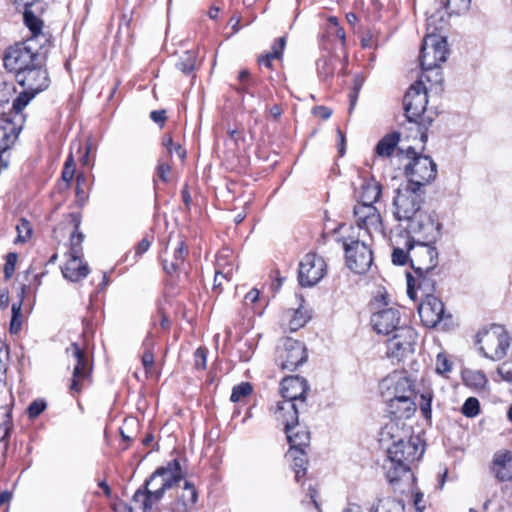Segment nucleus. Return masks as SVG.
Segmentation results:
<instances>
[{"label":"nucleus","mask_w":512,"mask_h":512,"mask_svg":"<svg viewBox=\"0 0 512 512\" xmlns=\"http://www.w3.org/2000/svg\"><path fill=\"white\" fill-rule=\"evenodd\" d=\"M76 183H77V185H76V202L80 206H83L86 203L87 198H88L87 194L81 187L82 184L85 183V176L82 174L77 175Z\"/></svg>","instance_id":"obj_54"},{"label":"nucleus","mask_w":512,"mask_h":512,"mask_svg":"<svg viewBox=\"0 0 512 512\" xmlns=\"http://www.w3.org/2000/svg\"><path fill=\"white\" fill-rule=\"evenodd\" d=\"M155 341L152 333H148L145 339L143 340L142 347L144 349L143 355L141 357L142 365L144 366L146 372L151 371L154 365V349Z\"/></svg>","instance_id":"obj_36"},{"label":"nucleus","mask_w":512,"mask_h":512,"mask_svg":"<svg viewBox=\"0 0 512 512\" xmlns=\"http://www.w3.org/2000/svg\"><path fill=\"white\" fill-rule=\"evenodd\" d=\"M11 428V411L5 406L0 407V442L9 437Z\"/></svg>","instance_id":"obj_39"},{"label":"nucleus","mask_w":512,"mask_h":512,"mask_svg":"<svg viewBox=\"0 0 512 512\" xmlns=\"http://www.w3.org/2000/svg\"><path fill=\"white\" fill-rule=\"evenodd\" d=\"M62 273L66 279L77 282L88 275L89 268L87 264L80 262L79 256H70V259L62 269Z\"/></svg>","instance_id":"obj_27"},{"label":"nucleus","mask_w":512,"mask_h":512,"mask_svg":"<svg viewBox=\"0 0 512 512\" xmlns=\"http://www.w3.org/2000/svg\"><path fill=\"white\" fill-rule=\"evenodd\" d=\"M392 441L387 448L388 463L385 464L386 478L391 485H395L403 475L411 470V464L418 461L423 453L424 446L418 436L410 435V428L396 420H390L380 432V442Z\"/></svg>","instance_id":"obj_1"},{"label":"nucleus","mask_w":512,"mask_h":512,"mask_svg":"<svg viewBox=\"0 0 512 512\" xmlns=\"http://www.w3.org/2000/svg\"><path fill=\"white\" fill-rule=\"evenodd\" d=\"M416 340L417 333L412 327L401 326L395 330L393 336L387 340V357L400 361L408 355L413 354Z\"/></svg>","instance_id":"obj_13"},{"label":"nucleus","mask_w":512,"mask_h":512,"mask_svg":"<svg viewBox=\"0 0 512 512\" xmlns=\"http://www.w3.org/2000/svg\"><path fill=\"white\" fill-rule=\"evenodd\" d=\"M313 111L315 115L324 120L329 119L332 115V110L326 106H316Z\"/></svg>","instance_id":"obj_63"},{"label":"nucleus","mask_w":512,"mask_h":512,"mask_svg":"<svg viewBox=\"0 0 512 512\" xmlns=\"http://www.w3.org/2000/svg\"><path fill=\"white\" fill-rule=\"evenodd\" d=\"M15 79L23 89H27L36 94L47 89L50 84L48 72L43 67L42 60L20 72Z\"/></svg>","instance_id":"obj_17"},{"label":"nucleus","mask_w":512,"mask_h":512,"mask_svg":"<svg viewBox=\"0 0 512 512\" xmlns=\"http://www.w3.org/2000/svg\"><path fill=\"white\" fill-rule=\"evenodd\" d=\"M24 21L33 34L40 32L42 28V21H40L32 12L25 11Z\"/></svg>","instance_id":"obj_49"},{"label":"nucleus","mask_w":512,"mask_h":512,"mask_svg":"<svg viewBox=\"0 0 512 512\" xmlns=\"http://www.w3.org/2000/svg\"><path fill=\"white\" fill-rule=\"evenodd\" d=\"M299 424H291L285 429L290 449H303L309 444L310 435L306 429H297Z\"/></svg>","instance_id":"obj_30"},{"label":"nucleus","mask_w":512,"mask_h":512,"mask_svg":"<svg viewBox=\"0 0 512 512\" xmlns=\"http://www.w3.org/2000/svg\"><path fill=\"white\" fill-rule=\"evenodd\" d=\"M476 342L484 357L497 361L506 356L510 337L503 326L491 324L477 333Z\"/></svg>","instance_id":"obj_4"},{"label":"nucleus","mask_w":512,"mask_h":512,"mask_svg":"<svg viewBox=\"0 0 512 512\" xmlns=\"http://www.w3.org/2000/svg\"><path fill=\"white\" fill-rule=\"evenodd\" d=\"M329 34L335 36L336 38H338L340 40L341 47H342V52H343V59L345 61H347V54H346V51H345L346 34H345L344 29L342 27H336V28H334L332 30V33H329Z\"/></svg>","instance_id":"obj_58"},{"label":"nucleus","mask_w":512,"mask_h":512,"mask_svg":"<svg viewBox=\"0 0 512 512\" xmlns=\"http://www.w3.org/2000/svg\"><path fill=\"white\" fill-rule=\"evenodd\" d=\"M286 457L292 460V469L295 472V480H300L306 475L308 459L303 449H289Z\"/></svg>","instance_id":"obj_31"},{"label":"nucleus","mask_w":512,"mask_h":512,"mask_svg":"<svg viewBox=\"0 0 512 512\" xmlns=\"http://www.w3.org/2000/svg\"><path fill=\"white\" fill-rule=\"evenodd\" d=\"M491 473L500 482L512 480V453L508 450H500L493 456L490 467Z\"/></svg>","instance_id":"obj_25"},{"label":"nucleus","mask_w":512,"mask_h":512,"mask_svg":"<svg viewBox=\"0 0 512 512\" xmlns=\"http://www.w3.org/2000/svg\"><path fill=\"white\" fill-rule=\"evenodd\" d=\"M231 272H232V269H229L227 272H222V271H216L215 273V277H214V288H217V287H220L222 285V280L223 279H227V280H230L231 279Z\"/></svg>","instance_id":"obj_60"},{"label":"nucleus","mask_w":512,"mask_h":512,"mask_svg":"<svg viewBox=\"0 0 512 512\" xmlns=\"http://www.w3.org/2000/svg\"><path fill=\"white\" fill-rule=\"evenodd\" d=\"M435 242H415L411 237L405 238L409 251V261L414 273L433 272L438 265V251Z\"/></svg>","instance_id":"obj_8"},{"label":"nucleus","mask_w":512,"mask_h":512,"mask_svg":"<svg viewBox=\"0 0 512 512\" xmlns=\"http://www.w3.org/2000/svg\"><path fill=\"white\" fill-rule=\"evenodd\" d=\"M31 292L30 285L23 284L19 293V301L12 304V318L21 319V307L24 298Z\"/></svg>","instance_id":"obj_45"},{"label":"nucleus","mask_w":512,"mask_h":512,"mask_svg":"<svg viewBox=\"0 0 512 512\" xmlns=\"http://www.w3.org/2000/svg\"><path fill=\"white\" fill-rule=\"evenodd\" d=\"M188 254V248L184 241H180L173 255V260L162 259L163 270L169 274H174L184 263L185 256Z\"/></svg>","instance_id":"obj_33"},{"label":"nucleus","mask_w":512,"mask_h":512,"mask_svg":"<svg viewBox=\"0 0 512 512\" xmlns=\"http://www.w3.org/2000/svg\"><path fill=\"white\" fill-rule=\"evenodd\" d=\"M197 53L195 51H185L176 62V68L185 75H190L196 68Z\"/></svg>","instance_id":"obj_37"},{"label":"nucleus","mask_w":512,"mask_h":512,"mask_svg":"<svg viewBox=\"0 0 512 512\" xmlns=\"http://www.w3.org/2000/svg\"><path fill=\"white\" fill-rule=\"evenodd\" d=\"M151 243L147 238H143L135 248V255L141 256L143 255L150 247Z\"/></svg>","instance_id":"obj_64"},{"label":"nucleus","mask_w":512,"mask_h":512,"mask_svg":"<svg viewBox=\"0 0 512 512\" xmlns=\"http://www.w3.org/2000/svg\"><path fill=\"white\" fill-rule=\"evenodd\" d=\"M400 141L399 132H391L386 134L375 147V153L380 157H389L393 154L396 146Z\"/></svg>","instance_id":"obj_34"},{"label":"nucleus","mask_w":512,"mask_h":512,"mask_svg":"<svg viewBox=\"0 0 512 512\" xmlns=\"http://www.w3.org/2000/svg\"><path fill=\"white\" fill-rule=\"evenodd\" d=\"M424 81H426L425 78L420 77V80L411 85L403 98L405 116L410 123L415 125L423 145L428 140V129L433 122L431 116L425 115L428 95Z\"/></svg>","instance_id":"obj_2"},{"label":"nucleus","mask_w":512,"mask_h":512,"mask_svg":"<svg viewBox=\"0 0 512 512\" xmlns=\"http://www.w3.org/2000/svg\"><path fill=\"white\" fill-rule=\"evenodd\" d=\"M36 93L32 91H28L24 89L19 95L13 100L9 111L6 114H11L14 121L20 123L22 125L23 115L21 114L22 110L27 106V104L35 97Z\"/></svg>","instance_id":"obj_32"},{"label":"nucleus","mask_w":512,"mask_h":512,"mask_svg":"<svg viewBox=\"0 0 512 512\" xmlns=\"http://www.w3.org/2000/svg\"><path fill=\"white\" fill-rule=\"evenodd\" d=\"M424 195V189H419L417 184H405L399 187L393 200L396 219L410 221L418 213H421L423 211L421 207L424 203Z\"/></svg>","instance_id":"obj_5"},{"label":"nucleus","mask_w":512,"mask_h":512,"mask_svg":"<svg viewBox=\"0 0 512 512\" xmlns=\"http://www.w3.org/2000/svg\"><path fill=\"white\" fill-rule=\"evenodd\" d=\"M449 54L447 40L438 34H428L420 51V64L422 78L433 84H441L443 81L442 72L439 67L447 60Z\"/></svg>","instance_id":"obj_3"},{"label":"nucleus","mask_w":512,"mask_h":512,"mask_svg":"<svg viewBox=\"0 0 512 512\" xmlns=\"http://www.w3.org/2000/svg\"><path fill=\"white\" fill-rule=\"evenodd\" d=\"M170 169L171 168L168 164H166L164 162H159L157 165L158 178L163 182H167L168 181L167 175H168Z\"/></svg>","instance_id":"obj_59"},{"label":"nucleus","mask_w":512,"mask_h":512,"mask_svg":"<svg viewBox=\"0 0 512 512\" xmlns=\"http://www.w3.org/2000/svg\"><path fill=\"white\" fill-rule=\"evenodd\" d=\"M382 187L374 178L364 179L360 185L358 197L363 203H375L379 200Z\"/></svg>","instance_id":"obj_28"},{"label":"nucleus","mask_w":512,"mask_h":512,"mask_svg":"<svg viewBox=\"0 0 512 512\" xmlns=\"http://www.w3.org/2000/svg\"><path fill=\"white\" fill-rule=\"evenodd\" d=\"M326 274L324 259L315 254L308 253L299 264L298 280L302 287L316 285Z\"/></svg>","instance_id":"obj_16"},{"label":"nucleus","mask_w":512,"mask_h":512,"mask_svg":"<svg viewBox=\"0 0 512 512\" xmlns=\"http://www.w3.org/2000/svg\"><path fill=\"white\" fill-rule=\"evenodd\" d=\"M40 60L41 57L35 47L34 39H28L9 47L3 58L5 68L14 73L15 77Z\"/></svg>","instance_id":"obj_7"},{"label":"nucleus","mask_w":512,"mask_h":512,"mask_svg":"<svg viewBox=\"0 0 512 512\" xmlns=\"http://www.w3.org/2000/svg\"><path fill=\"white\" fill-rule=\"evenodd\" d=\"M354 216L357 226L365 229L369 234L383 232L381 215L373 204L360 201L354 207Z\"/></svg>","instance_id":"obj_18"},{"label":"nucleus","mask_w":512,"mask_h":512,"mask_svg":"<svg viewBox=\"0 0 512 512\" xmlns=\"http://www.w3.org/2000/svg\"><path fill=\"white\" fill-rule=\"evenodd\" d=\"M198 499V493L195 486L185 481L184 487L177 492L176 498L167 505L170 512H192Z\"/></svg>","instance_id":"obj_23"},{"label":"nucleus","mask_w":512,"mask_h":512,"mask_svg":"<svg viewBox=\"0 0 512 512\" xmlns=\"http://www.w3.org/2000/svg\"><path fill=\"white\" fill-rule=\"evenodd\" d=\"M306 321H307L306 318L303 317L302 315H300L299 311H296L294 317L290 321V326L292 329L296 330V329L304 326Z\"/></svg>","instance_id":"obj_62"},{"label":"nucleus","mask_w":512,"mask_h":512,"mask_svg":"<svg viewBox=\"0 0 512 512\" xmlns=\"http://www.w3.org/2000/svg\"><path fill=\"white\" fill-rule=\"evenodd\" d=\"M464 380L467 385L475 388H482L486 385L487 379L481 371H468L464 375Z\"/></svg>","instance_id":"obj_41"},{"label":"nucleus","mask_w":512,"mask_h":512,"mask_svg":"<svg viewBox=\"0 0 512 512\" xmlns=\"http://www.w3.org/2000/svg\"><path fill=\"white\" fill-rule=\"evenodd\" d=\"M461 411L463 415L469 418H473L477 416L480 412V403L479 400L475 397H469L464 402Z\"/></svg>","instance_id":"obj_43"},{"label":"nucleus","mask_w":512,"mask_h":512,"mask_svg":"<svg viewBox=\"0 0 512 512\" xmlns=\"http://www.w3.org/2000/svg\"><path fill=\"white\" fill-rule=\"evenodd\" d=\"M418 313L426 327H435L444 317V304L434 295H426L418 307Z\"/></svg>","instance_id":"obj_19"},{"label":"nucleus","mask_w":512,"mask_h":512,"mask_svg":"<svg viewBox=\"0 0 512 512\" xmlns=\"http://www.w3.org/2000/svg\"><path fill=\"white\" fill-rule=\"evenodd\" d=\"M74 174H75V163H74L73 156L70 154L64 163V167H63V170L61 173V178L63 181L66 182L67 186H69V184L73 180Z\"/></svg>","instance_id":"obj_46"},{"label":"nucleus","mask_w":512,"mask_h":512,"mask_svg":"<svg viewBox=\"0 0 512 512\" xmlns=\"http://www.w3.org/2000/svg\"><path fill=\"white\" fill-rule=\"evenodd\" d=\"M415 286H417V289L422 291L425 296L433 295V292L435 291L436 282L435 279L432 277V272L415 273V277L408 273L407 293L411 299L417 298Z\"/></svg>","instance_id":"obj_26"},{"label":"nucleus","mask_w":512,"mask_h":512,"mask_svg":"<svg viewBox=\"0 0 512 512\" xmlns=\"http://www.w3.org/2000/svg\"><path fill=\"white\" fill-rule=\"evenodd\" d=\"M398 389H401L403 393L387 398L388 412L396 420L408 419L416 409L413 400L414 391L407 378H399L397 380L396 390Z\"/></svg>","instance_id":"obj_11"},{"label":"nucleus","mask_w":512,"mask_h":512,"mask_svg":"<svg viewBox=\"0 0 512 512\" xmlns=\"http://www.w3.org/2000/svg\"><path fill=\"white\" fill-rule=\"evenodd\" d=\"M162 144L169 154L175 152L182 159L186 156V151L181 147V145L175 144L171 136L165 135L163 137Z\"/></svg>","instance_id":"obj_47"},{"label":"nucleus","mask_w":512,"mask_h":512,"mask_svg":"<svg viewBox=\"0 0 512 512\" xmlns=\"http://www.w3.org/2000/svg\"><path fill=\"white\" fill-rule=\"evenodd\" d=\"M66 353L75 360L69 389L72 394H78L81 392L84 382L89 380L92 367L89 364L87 355L77 343H71L66 348Z\"/></svg>","instance_id":"obj_14"},{"label":"nucleus","mask_w":512,"mask_h":512,"mask_svg":"<svg viewBox=\"0 0 512 512\" xmlns=\"http://www.w3.org/2000/svg\"><path fill=\"white\" fill-rule=\"evenodd\" d=\"M452 363L449 361L447 356L443 353H439L436 359V372L444 375L451 371Z\"/></svg>","instance_id":"obj_52"},{"label":"nucleus","mask_w":512,"mask_h":512,"mask_svg":"<svg viewBox=\"0 0 512 512\" xmlns=\"http://www.w3.org/2000/svg\"><path fill=\"white\" fill-rule=\"evenodd\" d=\"M400 312L397 308H384L371 317L374 330L379 334L388 335L400 328Z\"/></svg>","instance_id":"obj_21"},{"label":"nucleus","mask_w":512,"mask_h":512,"mask_svg":"<svg viewBox=\"0 0 512 512\" xmlns=\"http://www.w3.org/2000/svg\"><path fill=\"white\" fill-rule=\"evenodd\" d=\"M347 267L356 274L366 273L373 263V253L363 241H343Z\"/></svg>","instance_id":"obj_12"},{"label":"nucleus","mask_w":512,"mask_h":512,"mask_svg":"<svg viewBox=\"0 0 512 512\" xmlns=\"http://www.w3.org/2000/svg\"><path fill=\"white\" fill-rule=\"evenodd\" d=\"M46 408V403L43 400H34L27 408V413L30 419L37 418Z\"/></svg>","instance_id":"obj_53"},{"label":"nucleus","mask_w":512,"mask_h":512,"mask_svg":"<svg viewBox=\"0 0 512 512\" xmlns=\"http://www.w3.org/2000/svg\"><path fill=\"white\" fill-rule=\"evenodd\" d=\"M84 240V235L79 230L73 231L70 236V256H79L82 254V242Z\"/></svg>","instance_id":"obj_44"},{"label":"nucleus","mask_w":512,"mask_h":512,"mask_svg":"<svg viewBox=\"0 0 512 512\" xmlns=\"http://www.w3.org/2000/svg\"><path fill=\"white\" fill-rule=\"evenodd\" d=\"M407 232L417 237L416 242H436L441 237V223L434 212L422 211L408 221Z\"/></svg>","instance_id":"obj_10"},{"label":"nucleus","mask_w":512,"mask_h":512,"mask_svg":"<svg viewBox=\"0 0 512 512\" xmlns=\"http://www.w3.org/2000/svg\"><path fill=\"white\" fill-rule=\"evenodd\" d=\"M166 490L139 488L133 495L132 504L127 506L128 512H150L155 503H158Z\"/></svg>","instance_id":"obj_22"},{"label":"nucleus","mask_w":512,"mask_h":512,"mask_svg":"<svg viewBox=\"0 0 512 512\" xmlns=\"http://www.w3.org/2000/svg\"><path fill=\"white\" fill-rule=\"evenodd\" d=\"M369 512H405V504L403 500L386 497L378 499Z\"/></svg>","instance_id":"obj_35"},{"label":"nucleus","mask_w":512,"mask_h":512,"mask_svg":"<svg viewBox=\"0 0 512 512\" xmlns=\"http://www.w3.org/2000/svg\"><path fill=\"white\" fill-rule=\"evenodd\" d=\"M252 390L253 388L250 383L242 382L239 385L233 387L230 400L232 402H239L243 398L249 396L252 393Z\"/></svg>","instance_id":"obj_42"},{"label":"nucleus","mask_w":512,"mask_h":512,"mask_svg":"<svg viewBox=\"0 0 512 512\" xmlns=\"http://www.w3.org/2000/svg\"><path fill=\"white\" fill-rule=\"evenodd\" d=\"M303 342L286 338L276 348L275 362L282 370L294 371L307 360Z\"/></svg>","instance_id":"obj_9"},{"label":"nucleus","mask_w":512,"mask_h":512,"mask_svg":"<svg viewBox=\"0 0 512 512\" xmlns=\"http://www.w3.org/2000/svg\"><path fill=\"white\" fill-rule=\"evenodd\" d=\"M181 479L180 463L177 459H174L170 461L167 466L156 469L141 488L145 490H168Z\"/></svg>","instance_id":"obj_15"},{"label":"nucleus","mask_w":512,"mask_h":512,"mask_svg":"<svg viewBox=\"0 0 512 512\" xmlns=\"http://www.w3.org/2000/svg\"><path fill=\"white\" fill-rule=\"evenodd\" d=\"M309 390L308 382L305 378L296 376H288L284 378L280 384V393L283 399L306 401V395Z\"/></svg>","instance_id":"obj_24"},{"label":"nucleus","mask_w":512,"mask_h":512,"mask_svg":"<svg viewBox=\"0 0 512 512\" xmlns=\"http://www.w3.org/2000/svg\"><path fill=\"white\" fill-rule=\"evenodd\" d=\"M340 61V56L336 54H329L321 56L317 62V73L322 81H329L333 78L336 64Z\"/></svg>","instance_id":"obj_29"},{"label":"nucleus","mask_w":512,"mask_h":512,"mask_svg":"<svg viewBox=\"0 0 512 512\" xmlns=\"http://www.w3.org/2000/svg\"><path fill=\"white\" fill-rule=\"evenodd\" d=\"M431 403L432 395L430 393H424L420 395L419 408L425 419L431 418Z\"/></svg>","instance_id":"obj_48"},{"label":"nucleus","mask_w":512,"mask_h":512,"mask_svg":"<svg viewBox=\"0 0 512 512\" xmlns=\"http://www.w3.org/2000/svg\"><path fill=\"white\" fill-rule=\"evenodd\" d=\"M150 117L155 123L159 124L162 127L166 121V111L154 110L150 113Z\"/></svg>","instance_id":"obj_61"},{"label":"nucleus","mask_w":512,"mask_h":512,"mask_svg":"<svg viewBox=\"0 0 512 512\" xmlns=\"http://www.w3.org/2000/svg\"><path fill=\"white\" fill-rule=\"evenodd\" d=\"M407 260H409V251L407 247H395L392 252V262L395 265H405Z\"/></svg>","instance_id":"obj_50"},{"label":"nucleus","mask_w":512,"mask_h":512,"mask_svg":"<svg viewBox=\"0 0 512 512\" xmlns=\"http://www.w3.org/2000/svg\"><path fill=\"white\" fill-rule=\"evenodd\" d=\"M396 384H397V381L393 382V380H391V379H386L382 382L381 388L387 389V392H382L383 396H385L386 399L396 396L397 394L403 393L401 389L396 390Z\"/></svg>","instance_id":"obj_55"},{"label":"nucleus","mask_w":512,"mask_h":512,"mask_svg":"<svg viewBox=\"0 0 512 512\" xmlns=\"http://www.w3.org/2000/svg\"><path fill=\"white\" fill-rule=\"evenodd\" d=\"M285 43H286L285 37L278 38L272 46L273 51L271 53H267L266 55H262L258 58L259 64L264 65L267 68H271L272 61L274 59L281 58L283 49L285 47Z\"/></svg>","instance_id":"obj_38"},{"label":"nucleus","mask_w":512,"mask_h":512,"mask_svg":"<svg viewBox=\"0 0 512 512\" xmlns=\"http://www.w3.org/2000/svg\"><path fill=\"white\" fill-rule=\"evenodd\" d=\"M497 374L499 375L501 380L506 381L508 383H512V365L510 363H502L497 368Z\"/></svg>","instance_id":"obj_56"},{"label":"nucleus","mask_w":512,"mask_h":512,"mask_svg":"<svg viewBox=\"0 0 512 512\" xmlns=\"http://www.w3.org/2000/svg\"><path fill=\"white\" fill-rule=\"evenodd\" d=\"M307 411V403L305 400L300 401L283 399L277 402L275 415L277 420L284 424V428H288L291 424H299V417Z\"/></svg>","instance_id":"obj_20"},{"label":"nucleus","mask_w":512,"mask_h":512,"mask_svg":"<svg viewBox=\"0 0 512 512\" xmlns=\"http://www.w3.org/2000/svg\"><path fill=\"white\" fill-rule=\"evenodd\" d=\"M406 154L411 159L405 167L408 178L406 184H417L419 189H423L426 184L436 178L437 165L431 157L417 153L413 147H408Z\"/></svg>","instance_id":"obj_6"},{"label":"nucleus","mask_w":512,"mask_h":512,"mask_svg":"<svg viewBox=\"0 0 512 512\" xmlns=\"http://www.w3.org/2000/svg\"><path fill=\"white\" fill-rule=\"evenodd\" d=\"M17 238L15 239V243H24L26 242L32 235V226L30 222L21 218L16 225Z\"/></svg>","instance_id":"obj_40"},{"label":"nucleus","mask_w":512,"mask_h":512,"mask_svg":"<svg viewBox=\"0 0 512 512\" xmlns=\"http://www.w3.org/2000/svg\"><path fill=\"white\" fill-rule=\"evenodd\" d=\"M207 350L203 347H199L194 352L195 367L197 369H204L206 367Z\"/></svg>","instance_id":"obj_57"},{"label":"nucleus","mask_w":512,"mask_h":512,"mask_svg":"<svg viewBox=\"0 0 512 512\" xmlns=\"http://www.w3.org/2000/svg\"><path fill=\"white\" fill-rule=\"evenodd\" d=\"M17 259H18V255L14 252H10L6 255V262L4 265V276L6 279H9L12 277V275L15 271Z\"/></svg>","instance_id":"obj_51"}]
</instances>
